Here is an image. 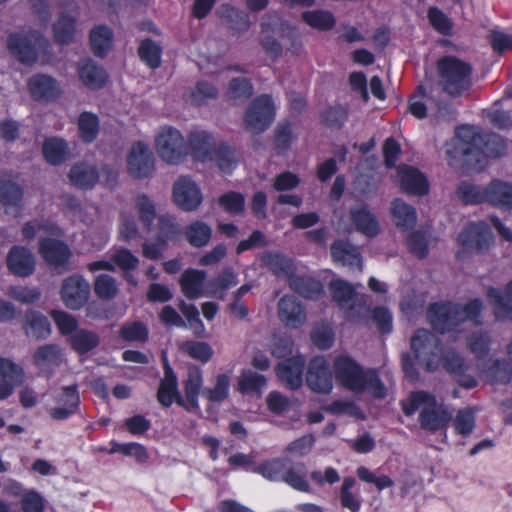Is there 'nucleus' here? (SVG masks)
<instances>
[{
	"label": "nucleus",
	"instance_id": "nucleus-1",
	"mask_svg": "<svg viewBox=\"0 0 512 512\" xmlns=\"http://www.w3.org/2000/svg\"><path fill=\"white\" fill-rule=\"evenodd\" d=\"M506 145L500 135L482 133L473 126H462L456 130V137L446 144V154L451 159H462L463 163L476 171L484 167L487 157L504 154Z\"/></svg>",
	"mask_w": 512,
	"mask_h": 512
},
{
	"label": "nucleus",
	"instance_id": "nucleus-2",
	"mask_svg": "<svg viewBox=\"0 0 512 512\" xmlns=\"http://www.w3.org/2000/svg\"><path fill=\"white\" fill-rule=\"evenodd\" d=\"M333 370L337 381L352 392L368 391L375 398L386 396V388L377 373L374 370H364L348 356L340 355L336 357Z\"/></svg>",
	"mask_w": 512,
	"mask_h": 512
},
{
	"label": "nucleus",
	"instance_id": "nucleus-3",
	"mask_svg": "<svg viewBox=\"0 0 512 512\" xmlns=\"http://www.w3.org/2000/svg\"><path fill=\"white\" fill-rule=\"evenodd\" d=\"M482 306L480 299H473L465 305L433 303L428 307L427 319L436 331L443 334L467 320L479 323Z\"/></svg>",
	"mask_w": 512,
	"mask_h": 512
},
{
	"label": "nucleus",
	"instance_id": "nucleus-4",
	"mask_svg": "<svg viewBox=\"0 0 512 512\" xmlns=\"http://www.w3.org/2000/svg\"><path fill=\"white\" fill-rule=\"evenodd\" d=\"M402 410L407 416L420 411L421 427L432 432L445 428L452 418V414L445 406L438 403L433 395L424 391L411 393L402 402Z\"/></svg>",
	"mask_w": 512,
	"mask_h": 512
},
{
	"label": "nucleus",
	"instance_id": "nucleus-5",
	"mask_svg": "<svg viewBox=\"0 0 512 512\" xmlns=\"http://www.w3.org/2000/svg\"><path fill=\"white\" fill-rule=\"evenodd\" d=\"M438 83L442 91L451 97H459L472 87L473 68L456 56H444L437 62Z\"/></svg>",
	"mask_w": 512,
	"mask_h": 512
},
{
	"label": "nucleus",
	"instance_id": "nucleus-6",
	"mask_svg": "<svg viewBox=\"0 0 512 512\" xmlns=\"http://www.w3.org/2000/svg\"><path fill=\"white\" fill-rule=\"evenodd\" d=\"M411 349L419 365L433 372L442 362L440 339L427 329H418L411 338Z\"/></svg>",
	"mask_w": 512,
	"mask_h": 512
},
{
	"label": "nucleus",
	"instance_id": "nucleus-7",
	"mask_svg": "<svg viewBox=\"0 0 512 512\" xmlns=\"http://www.w3.org/2000/svg\"><path fill=\"white\" fill-rule=\"evenodd\" d=\"M275 119V105L268 94L256 97L247 107L244 115L246 131L258 135L266 131Z\"/></svg>",
	"mask_w": 512,
	"mask_h": 512
},
{
	"label": "nucleus",
	"instance_id": "nucleus-8",
	"mask_svg": "<svg viewBox=\"0 0 512 512\" xmlns=\"http://www.w3.org/2000/svg\"><path fill=\"white\" fill-rule=\"evenodd\" d=\"M156 150L159 157L168 164H179L189 153L188 144L175 128L164 127L156 137Z\"/></svg>",
	"mask_w": 512,
	"mask_h": 512
},
{
	"label": "nucleus",
	"instance_id": "nucleus-9",
	"mask_svg": "<svg viewBox=\"0 0 512 512\" xmlns=\"http://www.w3.org/2000/svg\"><path fill=\"white\" fill-rule=\"evenodd\" d=\"M330 291L334 301L341 309L345 310V317L350 321H359L368 313L366 305L356 304L354 288L342 280H334L330 283Z\"/></svg>",
	"mask_w": 512,
	"mask_h": 512
},
{
	"label": "nucleus",
	"instance_id": "nucleus-10",
	"mask_svg": "<svg viewBox=\"0 0 512 512\" xmlns=\"http://www.w3.org/2000/svg\"><path fill=\"white\" fill-rule=\"evenodd\" d=\"M173 200L181 210L193 212L202 204L203 194L191 177L181 176L173 185Z\"/></svg>",
	"mask_w": 512,
	"mask_h": 512
},
{
	"label": "nucleus",
	"instance_id": "nucleus-11",
	"mask_svg": "<svg viewBox=\"0 0 512 512\" xmlns=\"http://www.w3.org/2000/svg\"><path fill=\"white\" fill-rule=\"evenodd\" d=\"M127 171L135 179H145L154 171V156L147 144L134 143L127 156Z\"/></svg>",
	"mask_w": 512,
	"mask_h": 512
},
{
	"label": "nucleus",
	"instance_id": "nucleus-12",
	"mask_svg": "<svg viewBox=\"0 0 512 512\" xmlns=\"http://www.w3.org/2000/svg\"><path fill=\"white\" fill-rule=\"evenodd\" d=\"M45 46V39L38 32L29 35H12L8 40V48L22 63L31 65L36 61L37 48Z\"/></svg>",
	"mask_w": 512,
	"mask_h": 512
},
{
	"label": "nucleus",
	"instance_id": "nucleus-13",
	"mask_svg": "<svg viewBox=\"0 0 512 512\" xmlns=\"http://www.w3.org/2000/svg\"><path fill=\"white\" fill-rule=\"evenodd\" d=\"M462 247L471 252H483L493 242L491 229L485 222L479 221L469 224L458 236Z\"/></svg>",
	"mask_w": 512,
	"mask_h": 512
},
{
	"label": "nucleus",
	"instance_id": "nucleus-14",
	"mask_svg": "<svg viewBox=\"0 0 512 512\" xmlns=\"http://www.w3.org/2000/svg\"><path fill=\"white\" fill-rule=\"evenodd\" d=\"M307 386L315 393L329 394L333 389V379L329 364L324 357H314L308 364Z\"/></svg>",
	"mask_w": 512,
	"mask_h": 512
},
{
	"label": "nucleus",
	"instance_id": "nucleus-15",
	"mask_svg": "<svg viewBox=\"0 0 512 512\" xmlns=\"http://www.w3.org/2000/svg\"><path fill=\"white\" fill-rule=\"evenodd\" d=\"M89 293L90 285L81 276H70L62 283L61 299L69 309H80L87 302Z\"/></svg>",
	"mask_w": 512,
	"mask_h": 512
},
{
	"label": "nucleus",
	"instance_id": "nucleus-16",
	"mask_svg": "<svg viewBox=\"0 0 512 512\" xmlns=\"http://www.w3.org/2000/svg\"><path fill=\"white\" fill-rule=\"evenodd\" d=\"M54 400L58 407L50 409V416L56 420H65L78 412L80 396L76 383L63 386L54 394Z\"/></svg>",
	"mask_w": 512,
	"mask_h": 512
},
{
	"label": "nucleus",
	"instance_id": "nucleus-17",
	"mask_svg": "<svg viewBox=\"0 0 512 512\" xmlns=\"http://www.w3.org/2000/svg\"><path fill=\"white\" fill-rule=\"evenodd\" d=\"M279 320L290 329H298L307 321V313L302 303L292 295H285L278 301Z\"/></svg>",
	"mask_w": 512,
	"mask_h": 512
},
{
	"label": "nucleus",
	"instance_id": "nucleus-18",
	"mask_svg": "<svg viewBox=\"0 0 512 512\" xmlns=\"http://www.w3.org/2000/svg\"><path fill=\"white\" fill-rule=\"evenodd\" d=\"M39 253L45 262L59 270H66V266L71 257V251L67 244L53 238H42L39 241Z\"/></svg>",
	"mask_w": 512,
	"mask_h": 512
},
{
	"label": "nucleus",
	"instance_id": "nucleus-19",
	"mask_svg": "<svg viewBox=\"0 0 512 512\" xmlns=\"http://www.w3.org/2000/svg\"><path fill=\"white\" fill-rule=\"evenodd\" d=\"M349 219L353 229L368 238L379 234L380 224L377 217L363 204H357L349 209Z\"/></svg>",
	"mask_w": 512,
	"mask_h": 512
},
{
	"label": "nucleus",
	"instance_id": "nucleus-20",
	"mask_svg": "<svg viewBox=\"0 0 512 512\" xmlns=\"http://www.w3.org/2000/svg\"><path fill=\"white\" fill-rule=\"evenodd\" d=\"M9 271L18 277H28L35 270V257L32 252L22 246H13L7 255Z\"/></svg>",
	"mask_w": 512,
	"mask_h": 512
},
{
	"label": "nucleus",
	"instance_id": "nucleus-21",
	"mask_svg": "<svg viewBox=\"0 0 512 512\" xmlns=\"http://www.w3.org/2000/svg\"><path fill=\"white\" fill-rule=\"evenodd\" d=\"M304 366V357L293 356L279 363L276 367V373L284 385L291 390H296L302 385Z\"/></svg>",
	"mask_w": 512,
	"mask_h": 512
},
{
	"label": "nucleus",
	"instance_id": "nucleus-22",
	"mask_svg": "<svg viewBox=\"0 0 512 512\" xmlns=\"http://www.w3.org/2000/svg\"><path fill=\"white\" fill-rule=\"evenodd\" d=\"M331 256L334 262L348 267L350 270L361 271L362 259L357 247L345 240H336L331 245Z\"/></svg>",
	"mask_w": 512,
	"mask_h": 512
},
{
	"label": "nucleus",
	"instance_id": "nucleus-23",
	"mask_svg": "<svg viewBox=\"0 0 512 512\" xmlns=\"http://www.w3.org/2000/svg\"><path fill=\"white\" fill-rule=\"evenodd\" d=\"M487 298L493 306L497 319L512 321V280L507 283L504 291L497 288H489L487 290Z\"/></svg>",
	"mask_w": 512,
	"mask_h": 512
},
{
	"label": "nucleus",
	"instance_id": "nucleus-24",
	"mask_svg": "<svg viewBox=\"0 0 512 512\" xmlns=\"http://www.w3.org/2000/svg\"><path fill=\"white\" fill-rule=\"evenodd\" d=\"M63 361V353L58 345L45 344L36 349L33 354L34 364L50 377L55 368Z\"/></svg>",
	"mask_w": 512,
	"mask_h": 512
},
{
	"label": "nucleus",
	"instance_id": "nucleus-25",
	"mask_svg": "<svg viewBox=\"0 0 512 512\" xmlns=\"http://www.w3.org/2000/svg\"><path fill=\"white\" fill-rule=\"evenodd\" d=\"M402 190L409 194L423 196L429 191L425 176L416 168L403 165L398 168Z\"/></svg>",
	"mask_w": 512,
	"mask_h": 512
},
{
	"label": "nucleus",
	"instance_id": "nucleus-26",
	"mask_svg": "<svg viewBox=\"0 0 512 512\" xmlns=\"http://www.w3.org/2000/svg\"><path fill=\"white\" fill-rule=\"evenodd\" d=\"M29 91L37 100L53 101L61 94L59 84L50 76L38 74L28 81Z\"/></svg>",
	"mask_w": 512,
	"mask_h": 512
},
{
	"label": "nucleus",
	"instance_id": "nucleus-27",
	"mask_svg": "<svg viewBox=\"0 0 512 512\" xmlns=\"http://www.w3.org/2000/svg\"><path fill=\"white\" fill-rule=\"evenodd\" d=\"M487 203L500 209H512V183L499 179L492 180L486 186Z\"/></svg>",
	"mask_w": 512,
	"mask_h": 512
},
{
	"label": "nucleus",
	"instance_id": "nucleus-28",
	"mask_svg": "<svg viewBox=\"0 0 512 512\" xmlns=\"http://www.w3.org/2000/svg\"><path fill=\"white\" fill-rule=\"evenodd\" d=\"M188 148L194 159L200 162L212 161L216 150L213 138L206 132L191 133Z\"/></svg>",
	"mask_w": 512,
	"mask_h": 512
},
{
	"label": "nucleus",
	"instance_id": "nucleus-29",
	"mask_svg": "<svg viewBox=\"0 0 512 512\" xmlns=\"http://www.w3.org/2000/svg\"><path fill=\"white\" fill-rule=\"evenodd\" d=\"M70 183L80 189L92 188L99 179L96 167L86 162L73 165L68 174Z\"/></svg>",
	"mask_w": 512,
	"mask_h": 512
},
{
	"label": "nucleus",
	"instance_id": "nucleus-30",
	"mask_svg": "<svg viewBox=\"0 0 512 512\" xmlns=\"http://www.w3.org/2000/svg\"><path fill=\"white\" fill-rule=\"evenodd\" d=\"M158 401L165 407H169L173 401L183 405L184 400L178 392L177 377L170 366L166 367V375L161 380L158 393Z\"/></svg>",
	"mask_w": 512,
	"mask_h": 512
},
{
	"label": "nucleus",
	"instance_id": "nucleus-31",
	"mask_svg": "<svg viewBox=\"0 0 512 512\" xmlns=\"http://www.w3.org/2000/svg\"><path fill=\"white\" fill-rule=\"evenodd\" d=\"M205 278L206 274L204 271L196 269L186 270L180 278L183 294L192 300L201 297L204 293Z\"/></svg>",
	"mask_w": 512,
	"mask_h": 512
},
{
	"label": "nucleus",
	"instance_id": "nucleus-32",
	"mask_svg": "<svg viewBox=\"0 0 512 512\" xmlns=\"http://www.w3.org/2000/svg\"><path fill=\"white\" fill-rule=\"evenodd\" d=\"M22 191L14 183L0 181V203L5 207L6 214L18 217L21 214Z\"/></svg>",
	"mask_w": 512,
	"mask_h": 512
},
{
	"label": "nucleus",
	"instance_id": "nucleus-33",
	"mask_svg": "<svg viewBox=\"0 0 512 512\" xmlns=\"http://www.w3.org/2000/svg\"><path fill=\"white\" fill-rule=\"evenodd\" d=\"M220 17L225 21L229 29L238 34L245 33L250 27L248 15L228 4L221 5L218 10Z\"/></svg>",
	"mask_w": 512,
	"mask_h": 512
},
{
	"label": "nucleus",
	"instance_id": "nucleus-34",
	"mask_svg": "<svg viewBox=\"0 0 512 512\" xmlns=\"http://www.w3.org/2000/svg\"><path fill=\"white\" fill-rule=\"evenodd\" d=\"M25 333L36 339H45L50 335V322L39 312L30 311L25 315Z\"/></svg>",
	"mask_w": 512,
	"mask_h": 512
},
{
	"label": "nucleus",
	"instance_id": "nucleus-35",
	"mask_svg": "<svg viewBox=\"0 0 512 512\" xmlns=\"http://www.w3.org/2000/svg\"><path fill=\"white\" fill-rule=\"evenodd\" d=\"M134 208L143 226L147 231H151L153 222L157 218L156 206L153 200L144 193H138L134 197Z\"/></svg>",
	"mask_w": 512,
	"mask_h": 512
},
{
	"label": "nucleus",
	"instance_id": "nucleus-36",
	"mask_svg": "<svg viewBox=\"0 0 512 512\" xmlns=\"http://www.w3.org/2000/svg\"><path fill=\"white\" fill-rule=\"evenodd\" d=\"M391 213L396 225L404 230L412 229L417 221L414 207L397 198L392 202Z\"/></svg>",
	"mask_w": 512,
	"mask_h": 512
},
{
	"label": "nucleus",
	"instance_id": "nucleus-37",
	"mask_svg": "<svg viewBox=\"0 0 512 512\" xmlns=\"http://www.w3.org/2000/svg\"><path fill=\"white\" fill-rule=\"evenodd\" d=\"M42 152L45 160L52 165L63 163L69 155L66 142L56 137L45 140Z\"/></svg>",
	"mask_w": 512,
	"mask_h": 512
},
{
	"label": "nucleus",
	"instance_id": "nucleus-38",
	"mask_svg": "<svg viewBox=\"0 0 512 512\" xmlns=\"http://www.w3.org/2000/svg\"><path fill=\"white\" fill-rule=\"evenodd\" d=\"M77 126L79 137L83 142L92 143L96 140L100 130V122L96 114L82 112L78 117Z\"/></svg>",
	"mask_w": 512,
	"mask_h": 512
},
{
	"label": "nucleus",
	"instance_id": "nucleus-39",
	"mask_svg": "<svg viewBox=\"0 0 512 512\" xmlns=\"http://www.w3.org/2000/svg\"><path fill=\"white\" fill-rule=\"evenodd\" d=\"M22 512H44L45 502L40 493L35 490L26 491L20 501ZM0 512H19L11 509L9 503L0 499Z\"/></svg>",
	"mask_w": 512,
	"mask_h": 512
},
{
	"label": "nucleus",
	"instance_id": "nucleus-40",
	"mask_svg": "<svg viewBox=\"0 0 512 512\" xmlns=\"http://www.w3.org/2000/svg\"><path fill=\"white\" fill-rule=\"evenodd\" d=\"M302 20L319 31L332 30L336 25V18L333 13L323 9L303 12Z\"/></svg>",
	"mask_w": 512,
	"mask_h": 512
},
{
	"label": "nucleus",
	"instance_id": "nucleus-41",
	"mask_svg": "<svg viewBox=\"0 0 512 512\" xmlns=\"http://www.w3.org/2000/svg\"><path fill=\"white\" fill-rule=\"evenodd\" d=\"M212 236L211 227L203 221H194L185 229V237L193 247L206 246Z\"/></svg>",
	"mask_w": 512,
	"mask_h": 512
},
{
	"label": "nucleus",
	"instance_id": "nucleus-42",
	"mask_svg": "<svg viewBox=\"0 0 512 512\" xmlns=\"http://www.w3.org/2000/svg\"><path fill=\"white\" fill-rule=\"evenodd\" d=\"M79 76L84 85L93 89L102 87L107 79L106 72L91 60L80 67Z\"/></svg>",
	"mask_w": 512,
	"mask_h": 512
},
{
	"label": "nucleus",
	"instance_id": "nucleus-43",
	"mask_svg": "<svg viewBox=\"0 0 512 512\" xmlns=\"http://www.w3.org/2000/svg\"><path fill=\"white\" fill-rule=\"evenodd\" d=\"M90 43L93 53L104 57L111 48L112 31L106 26H98L90 33Z\"/></svg>",
	"mask_w": 512,
	"mask_h": 512
},
{
	"label": "nucleus",
	"instance_id": "nucleus-44",
	"mask_svg": "<svg viewBox=\"0 0 512 512\" xmlns=\"http://www.w3.org/2000/svg\"><path fill=\"white\" fill-rule=\"evenodd\" d=\"M138 55L148 67L156 69L161 65L162 47L157 42L147 38L140 42Z\"/></svg>",
	"mask_w": 512,
	"mask_h": 512
},
{
	"label": "nucleus",
	"instance_id": "nucleus-45",
	"mask_svg": "<svg viewBox=\"0 0 512 512\" xmlns=\"http://www.w3.org/2000/svg\"><path fill=\"white\" fill-rule=\"evenodd\" d=\"M290 286L295 292L308 299L315 300L323 294L321 283L312 278H295L291 281Z\"/></svg>",
	"mask_w": 512,
	"mask_h": 512
},
{
	"label": "nucleus",
	"instance_id": "nucleus-46",
	"mask_svg": "<svg viewBox=\"0 0 512 512\" xmlns=\"http://www.w3.org/2000/svg\"><path fill=\"white\" fill-rule=\"evenodd\" d=\"M263 264L276 275L288 276L293 272L292 261L277 252H268L262 258Z\"/></svg>",
	"mask_w": 512,
	"mask_h": 512
},
{
	"label": "nucleus",
	"instance_id": "nucleus-47",
	"mask_svg": "<svg viewBox=\"0 0 512 512\" xmlns=\"http://www.w3.org/2000/svg\"><path fill=\"white\" fill-rule=\"evenodd\" d=\"M202 374L201 371L196 368L192 367L188 370L187 379L185 381V395L186 399L189 403V405L193 409H197L198 404V395L200 388L202 386Z\"/></svg>",
	"mask_w": 512,
	"mask_h": 512
},
{
	"label": "nucleus",
	"instance_id": "nucleus-48",
	"mask_svg": "<svg viewBox=\"0 0 512 512\" xmlns=\"http://www.w3.org/2000/svg\"><path fill=\"white\" fill-rule=\"evenodd\" d=\"M71 345L79 354H85L99 345V336L89 330H77L71 336Z\"/></svg>",
	"mask_w": 512,
	"mask_h": 512
},
{
	"label": "nucleus",
	"instance_id": "nucleus-49",
	"mask_svg": "<svg viewBox=\"0 0 512 512\" xmlns=\"http://www.w3.org/2000/svg\"><path fill=\"white\" fill-rule=\"evenodd\" d=\"M38 232L44 234L60 236L61 229L53 222L47 220H34L27 222L22 228V235L25 239H33Z\"/></svg>",
	"mask_w": 512,
	"mask_h": 512
},
{
	"label": "nucleus",
	"instance_id": "nucleus-50",
	"mask_svg": "<svg viewBox=\"0 0 512 512\" xmlns=\"http://www.w3.org/2000/svg\"><path fill=\"white\" fill-rule=\"evenodd\" d=\"M75 34V19L68 14H61L54 25L55 40L61 44L70 43Z\"/></svg>",
	"mask_w": 512,
	"mask_h": 512
},
{
	"label": "nucleus",
	"instance_id": "nucleus-51",
	"mask_svg": "<svg viewBox=\"0 0 512 512\" xmlns=\"http://www.w3.org/2000/svg\"><path fill=\"white\" fill-rule=\"evenodd\" d=\"M305 476L306 472L304 466L302 464H298L294 467H290L289 469L286 468L282 481L295 490L300 492H309L310 485L305 479Z\"/></svg>",
	"mask_w": 512,
	"mask_h": 512
},
{
	"label": "nucleus",
	"instance_id": "nucleus-52",
	"mask_svg": "<svg viewBox=\"0 0 512 512\" xmlns=\"http://www.w3.org/2000/svg\"><path fill=\"white\" fill-rule=\"evenodd\" d=\"M286 470V463L283 459L275 458L258 465L254 472L262 475L270 481H280Z\"/></svg>",
	"mask_w": 512,
	"mask_h": 512
},
{
	"label": "nucleus",
	"instance_id": "nucleus-53",
	"mask_svg": "<svg viewBox=\"0 0 512 512\" xmlns=\"http://www.w3.org/2000/svg\"><path fill=\"white\" fill-rule=\"evenodd\" d=\"M218 95L217 88L207 81L197 82L195 88L191 90L187 97V101L191 104L200 106L209 99H214Z\"/></svg>",
	"mask_w": 512,
	"mask_h": 512
},
{
	"label": "nucleus",
	"instance_id": "nucleus-54",
	"mask_svg": "<svg viewBox=\"0 0 512 512\" xmlns=\"http://www.w3.org/2000/svg\"><path fill=\"white\" fill-rule=\"evenodd\" d=\"M457 194L466 204H480L487 202L486 187L463 182L458 186Z\"/></svg>",
	"mask_w": 512,
	"mask_h": 512
},
{
	"label": "nucleus",
	"instance_id": "nucleus-55",
	"mask_svg": "<svg viewBox=\"0 0 512 512\" xmlns=\"http://www.w3.org/2000/svg\"><path fill=\"white\" fill-rule=\"evenodd\" d=\"M311 339L314 345L319 349H329L334 342V331L332 326L326 322L317 323L312 330Z\"/></svg>",
	"mask_w": 512,
	"mask_h": 512
},
{
	"label": "nucleus",
	"instance_id": "nucleus-56",
	"mask_svg": "<svg viewBox=\"0 0 512 512\" xmlns=\"http://www.w3.org/2000/svg\"><path fill=\"white\" fill-rule=\"evenodd\" d=\"M219 205L230 215H240L245 210V198L241 193L230 191L221 195Z\"/></svg>",
	"mask_w": 512,
	"mask_h": 512
},
{
	"label": "nucleus",
	"instance_id": "nucleus-57",
	"mask_svg": "<svg viewBox=\"0 0 512 512\" xmlns=\"http://www.w3.org/2000/svg\"><path fill=\"white\" fill-rule=\"evenodd\" d=\"M224 173H230L236 167L237 159L235 150L227 145L216 148L213 160Z\"/></svg>",
	"mask_w": 512,
	"mask_h": 512
},
{
	"label": "nucleus",
	"instance_id": "nucleus-58",
	"mask_svg": "<svg viewBox=\"0 0 512 512\" xmlns=\"http://www.w3.org/2000/svg\"><path fill=\"white\" fill-rule=\"evenodd\" d=\"M253 94L250 81L243 77L233 78L228 87L227 96L230 100L243 101Z\"/></svg>",
	"mask_w": 512,
	"mask_h": 512
},
{
	"label": "nucleus",
	"instance_id": "nucleus-59",
	"mask_svg": "<svg viewBox=\"0 0 512 512\" xmlns=\"http://www.w3.org/2000/svg\"><path fill=\"white\" fill-rule=\"evenodd\" d=\"M427 17L431 26L442 35H450L452 32V21L437 7H430Z\"/></svg>",
	"mask_w": 512,
	"mask_h": 512
},
{
	"label": "nucleus",
	"instance_id": "nucleus-60",
	"mask_svg": "<svg viewBox=\"0 0 512 512\" xmlns=\"http://www.w3.org/2000/svg\"><path fill=\"white\" fill-rule=\"evenodd\" d=\"M0 376L17 385H21L25 380V373L22 366L10 359L2 357H0Z\"/></svg>",
	"mask_w": 512,
	"mask_h": 512
},
{
	"label": "nucleus",
	"instance_id": "nucleus-61",
	"mask_svg": "<svg viewBox=\"0 0 512 512\" xmlns=\"http://www.w3.org/2000/svg\"><path fill=\"white\" fill-rule=\"evenodd\" d=\"M95 293L102 299H112L118 293L116 280L107 274L99 275L94 284Z\"/></svg>",
	"mask_w": 512,
	"mask_h": 512
},
{
	"label": "nucleus",
	"instance_id": "nucleus-62",
	"mask_svg": "<svg viewBox=\"0 0 512 512\" xmlns=\"http://www.w3.org/2000/svg\"><path fill=\"white\" fill-rule=\"evenodd\" d=\"M229 385V377L225 374H220L216 378L215 387L204 389L202 393L211 402H222L228 397Z\"/></svg>",
	"mask_w": 512,
	"mask_h": 512
},
{
	"label": "nucleus",
	"instance_id": "nucleus-63",
	"mask_svg": "<svg viewBox=\"0 0 512 512\" xmlns=\"http://www.w3.org/2000/svg\"><path fill=\"white\" fill-rule=\"evenodd\" d=\"M266 378L251 370L243 371L239 378L240 390L243 392H256L264 388Z\"/></svg>",
	"mask_w": 512,
	"mask_h": 512
},
{
	"label": "nucleus",
	"instance_id": "nucleus-64",
	"mask_svg": "<svg viewBox=\"0 0 512 512\" xmlns=\"http://www.w3.org/2000/svg\"><path fill=\"white\" fill-rule=\"evenodd\" d=\"M442 361L445 370L455 375H462L467 368L463 357L453 349L443 352Z\"/></svg>",
	"mask_w": 512,
	"mask_h": 512
}]
</instances>
